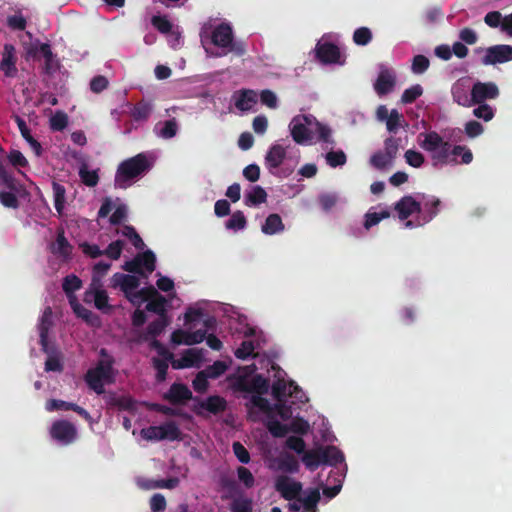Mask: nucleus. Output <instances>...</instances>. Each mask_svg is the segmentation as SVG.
<instances>
[{"mask_svg":"<svg viewBox=\"0 0 512 512\" xmlns=\"http://www.w3.org/2000/svg\"><path fill=\"white\" fill-rule=\"evenodd\" d=\"M419 137H423L420 146L431 154L434 166L437 164H469L473 160V154L468 147L455 145L451 149V144L444 141L443 138L435 131L421 133Z\"/></svg>","mask_w":512,"mask_h":512,"instance_id":"obj_2","label":"nucleus"},{"mask_svg":"<svg viewBox=\"0 0 512 512\" xmlns=\"http://www.w3.org/2000/svg\"><path fill=\"white\" fill-rule=\"evenodd\" d=\"M111 284L113 288H120L124 294L138 289L140 280L135 275L115 273L112 276Z\"/></svg>","mask_w":512,"mask_h":512,"instance_id":"obj_18","label":"nucleus"},{"mask_svg":"<svg viewBox=\"0 0 512 512\" xmlns=\"http://www.w3.org/2000/svg\"><path fill=\"white\" fill-rule=\"evenodd\" d=\"M395 86V77L388 70H382L374 84V89L379 96L390 93Z\"/></svg>","mask_w":512,"mask_h":512,"instance_id":"obj_23","label":"nucleus"},{"mask_svg":"<svg viewBox=\"0 0 512 512\" xmlns=\"http://www.w3.org/2000/svg\"><path fill=\"white\" fill-rule=\"evenodd\" d=\"M170 324L169 316H158L157 319L150 322L146 328V334L148 337L156 338L165 330Z\"/></svg>","mask_w":512,"mask_h":512,"instance_id":"obj_32","label":"nucleus"},{"mask_svg":"<svg viewBox=\"0 0 512 512\" xmlns=\"http://www.w3.org/2000/svg\"><path fill=\"white\" fill-rule=\"evenodd\" d=\"M101 360L98 361L94 368H91L85 374V381L90 389L97 394H103L104 383L114 382V358L109 355L105 348L100 350Z\"/></svg>","mask_w":512,"mask_h":512,"instance_id":"obj_4","label":"nucleus"},{"mask_svg":"<svg viewBox=\"0 0 512 512\" xmlns=\"http://www.w3.org/2000/svg\"><path fill=\"white\" fill-rule=\"evenodd\" d=\"M121 233L124 237L128 238L131 241V243L136 249L141 250L144 248L145 244L133 226L125 225Z\"/></svg>","mask_w":512,"mask_h":512,"instance_id":"obj_43","label":"nucleus"},{"mask_svg":"<svg viewBox=\"0 0 512 512\" xmlns=\"http://www.w3.org/2000/svg\"><path fill=\"white\" fill-rule=\"evenodd\" d=\"M70 304L73 309V312L79 318H82L87 323H93V319H97V317L91 310L87 309L82 304L78 303L76 300L70 299Z\"/></svg>","mask_w":512,"mask_h":512,"instance_id":"obj_42","label":"nucleus"},{"mask_svg":"<svg viewBox=\"0 0 512 512\" xmlns=\"http://www.w3.org/2000/svg\"><path fill=\"white\" fill-rule=\"evenodd\" d=\"M68 125V116L62 111H56L50 118V128L53 131H62Z\"/></svg>","mask_w":512,"mask_h":512,"instance_id":"obj_49","label":"nucleus"},{"mask_svg":"<svg viewBox=\"0 0 512 512\" xmlns=\"http://www.w3.org/2000/svg\"><path fill=\"white\" fill-rule=\"evenodd\" d=\"M323 464L337 466L344 462V454L336 446L330 445L321 447Z\"/></svg>","mask_w":512,"mask_h":512,"instance_id":"obj_25","label":"nucleus"},{"mask_svg":"<svg viewBox=\"0 0 512 512\" xmlns=\"http://www.w3.org/2000/svg\"><path fill=\"white\" fill-rule=\"evenodd\" d=\"M284 229L285 226L283 224V221L281 217L276 213L268 215V217L265 220V223L262 225L261 228L262 232L266 235H274L282 232Z\"/></svg>","mask_w":512,"mask_h":512,"instance_id":"obj_27","label":"nucleus"},{"mask_svg":"<svg viewBox=\"0 0 512 512\" xmlns=\"http://www.w3.org/2000/svg\"><path fill=\"white\" fill-rule=\"evenodd\" d=\"M177 131L178 125L176 120L173 118L163 123V126L157 132V135L163 139H170L177 134Z\"/></svg>","mask_w":512,"mask_h":512,"instance_id":"obj_48","label":"nucleus"},{"mask_svg":"<svg viewBox=\"0 0 512 512\" xmlns=\"http://www.w3.org/2000/svg\"><path fill=\"white\" fill-rule=\"evenodd\" d=\"M313 124L316 127V132L318 134V141L325 142L328 144L334 143V140L331 137V129L329 126L320 123L316 119L313 120Z\"/></svg>","mask_w":512,"mask_h":512,"instance_id":"obj_54","label":"nucleus"},{"mask_svg":"<svg viewBox=\"0 0 512 512\" xmlns=\"http://www.w3.org/2000/svg\"><path fill=\"white\" fill-rule=\"evenodd\" d=\"M200 407L210 413L217 414L226 409L227 402L223 397L210 396L205 401L199 403Z\"/></svg>","mask_w":512,"mask_h":512,"instance_id":"obj_29","label":"nucleus"},{"mask_svg":"<svg viewBox=\"0 0 512 512\" xmlns=\"http://www.w3.org/2000/svg\"><path fill=\"white\" fill-rule=\"evenodd\" d=\"M451 94L453 101L460 106L463 107H471L472 106V88L466 84L464 80H458L453 84L451 88Z\"/></svg>","mask_w":512,"mask_h":512,"instance_id":"obj_17","label":"nucleus"},{"mask_svg":"<svg viewBox=\"0 0 512 512\" xmlns=\"http://www.w3.org/2000/svg\"><path fill=\"white\" fill-rule=\"evenodd\" d=\"M393 160L388 158L382 150L375 152L370 158V164L379 170H383L388 166H391Z\"/></svg>","mask_w":512,"mask_h":512,"instance_id":"obj_45","label":"nucleus"},{"mask_svg":"<svg viewBox=\"0 0 512 512\" xmlns=\"http://www.w3.org/2000/svg\"><path fill=\"white\" fill-rule=\"evenodd\" d=\"M430 66L429 59L424 55H416L413 58L411 70L414 74L424 73Z\"/></svg>","mask_w":512,"mask_h":512,"instance_id":"obj_57","label":"nucleus"},{"mask_svg":"<svg viewBox=\"0 0 512 512\" xmlns=\"http://www.w3.org/2000/svg\"><path fill=\"white\" fill-rule=\"evenodd\" d=\"M372 40V32L367 27L357 28L353 33V41L356 45L365 46Z\"/></svg>","mask_w":512,"mask_h":512,"instance_id":"obj_47","label":"nucleus"},{"mask_svg":"<svg viewBox=\"0 0 512 512\" xmlns=\"http://www.w3.org/2000/svg\"><path fill=\"white\" fill-rule=\"evenodd\" d=\"M512 60V46L510 45H494L486 49V54L482 58L484 65H495L497 63H505Z\"/></svg>","mask_w":512,"mask_h":512,"instance_id":"obj_12","label":"nucleus"},{"mask_svg":"<svg viewBox=\"0 0 512 512\" xmlns=\"http://www.w3.org/2000/svg\"><path fill=\"white\" fill-rule=\"evenodd\" d=\"M0 69L6 77L13 78L17 74L15 47L12 44L4 45Z\"/></svg>","mask_w":512,"mask_h":512,"instance_id":"obj_19","label":"nucleus"},{"mask_svg":"<svg viewBox=\"0 0 512 512\" xmlns=\"http://www.w3.org/2000/svg\"><path fill=\"white\" fill-rule=\"evenodd\" d=\"M267 419V428L274 437H284L290 432L289 426L281 423L277 418Z\"/></svg>","mask_w":512,"mask_h":512,"instance_id":"obj_40","label":"nucleus"},{"mask_svg":"<svg viewBox=\"0 0 512 512\" xmlns=\"http://www.w3.org/2000/svg\"><path fill=\"white\" fill-rule=\"evenodd\" d=\"M211 42L213 45L223 49L218 56L226 55L228 52H233L237 56L245 54L246 49L242 42L234 41V34L232 27L229 23H220L211 32Z\"/></svg>","mask_w":512,"mask_h":512,"instance_id":"obj_6","label":"nucleus"},{"mask_svg":"<svg viewBox=\"0 0 512 512\" xmlns=\"http://www.w3.org/2000/svg\"><path fill=\"white\" fill-rule=\"evenodd\" d=\"M45 408L48 412H54V411H74L79 416H89V414L78 405L66 402L63 400L58 399H50L46 401Z\"/></svg>","mask_w":512,"mask_h":512,"instance_id":"obj_24","label":"nucleus"},{"mask_svg":"<svg viewBox=\"0 0 512 512\" xmlns=\"http://www.w3.org/2000/svg\"><path fill=\"white\" fill-rule=\"evenodd\" d=\"M51 437L62 445H69L77 438L76 427L65 419L55 421L50 429Z\"/></svg>","mask_w":512,"mask_h":512,"instance_id":"obj_9","label":"nucleus"},{"mask_svg":"<svg viewBox=\"0 0 512 512\" xmlns=\"http://www.w3.org/2000/svg\"><path fill=\"white\" fill-rule=\"evenodd\" d=\"M103 399L109 410L128 412L130 414H136L140 412L141 408L147 407L150 410L159 411L158 405L148 404L145 402H138L132 398L129 394L118 393V392H105L103 393Z\"/></svg>","mask_w":512,"mask_h":512,"instance_id":"obj_5","label":"nucleus"},{"mask_svg":"<svg viewBox=\"0 0 512 512\" xmlns=\"http://www.w3.org/2000/svg\"><path fill=\"white\" fill-rule=\"evenodd\" d=\"M234 105L240 111H248L257 103V93L251 89H241L233 95Z\"/></svg>","mask_w":512,"mask_h":512,"instance_id":"obj_20","label":"nucleus"},{"mask_svg":"<svg viewBox=\"0 0 512 512\" xmlns=\"http://www.w3.org/2000/svg\"><path fill=\"white\" fill-rule=\"evenodd\" d=\"M231 512H252L253 502L250 498H236L231 503Z\"/></svg>","mask_w":512,"mask_h":512,"instance_id":"obj_55","label":"nucleus"},{"mask_svg":"<svg viewBox=\"0 0 512 512\" xmlns=\"http://www.w3.org/2000/svg\"><path fill=\"white\" fill-rule=\"evenodd\" d=\"M286 157V150L282 145L274 144L270 147L265 157V164L268 170L275 174Z\"/></svg>","mask_w":512,"mask_h":512,"instance_id":"obj_21","label":"nucleus"},{"mask_svg":"<svg viewBox=\"0 0 512 512\" xmlns=\"http://www.w3.org/2000/svg\"><path fill=\"white\" fill-rule=\"evenodd\" d=\"M286 447L290 450L295 451L297 454H303L305 451V441L298 436H289L286 439Z\"/></svg>","mask_w":512,"mask_h":512,"instance_id":"obj_64","label":"nucleus"},{"mask_svg":"<svg viewBox=\"0 0 512 512\" xmlns=\"http://www.w3.org/2000/svg\"><path fill=\"white\" fill-rule=\"evenodd\" d=\"M141 436L150 441L182 440V433L173 422H167L160 426H150L141 430Z\"/></svg>","mask_w":512,"mask_h":512,"instance_id":"obj_7","label":"nucleus"},{"mask_svg":"<svg viewBox=\"0 0 512 512\" xmlns=\"http://www.w3.org/2000/svg\"><path fill=\"white\" fill-rule=\"evenodd\" d=\"M340 50L337 45L324 42L316 45V57L325 64L337 63L340 59Z\"/></svg>","mask_w":512,"mask_h":512,"instance_id":"obj_15","label":"nucleus"},{"mask_svg":"<svg viewBox=\"0 0 512 512\" xmlns=\"http://www.w3.org/2000/svg\"><path fill=\"white\" fill-rule=\"evenodd\" d=\"M346 160V154L342 150L330 151L326 154L327 163L334 168L344 165Z\"/></svg>","mask_w":512,"mask_h":512,"instance_id":"obj_60","label":"nucleus"},{"mask_svg":"<svg viewBox=\"0 0 512 512\" xmlns=\"http://www.w3.org/2000/svg\"><path fill=\"white\" fill-rule=\"evenodd\" d=\"M344 476L345 475L343 473L333 471L330 472L328 481H331V478H333V485L326 486L323 488V494L325 497L332 499L339 494L342 488V479L344 478Z\"/></svg>","mask_w":512,"mask_h":512,"instance_id":"obj_30","label":"nucleus"},{"mask_svg":"<svg viewBox=\"0 0 512 512\" xmlns=\"http://www.w3.org/2000/svg\"><path fill=\"white\" fill-rule=\"evenodd\" d=\"M478 106L473 109V115L478 119H483L488 122L495 116V109L487 103L477 104Z\"/></svg>","mask_w":512,"mask_h":512,"instance_id":"obj_46","label":"nucleus"},{"mask_svg":"<svg viewBox=\"0 0 512 512\" xmlns=\"http://www.w3.org/2000/svg\"><path fill=\"white\" fill-rule=\"evenodd\" d=\"M55 347L50 346V353L47 354L48 358L45 361V371L47 372H61L63 370V364L57 355H54Z\"/></svg>","mask_w":512,"mask_h":512,"instance_id":"obj_44","label":"nucleus"},{"mask_svg":"<svg viewBox=\"0 0 512 512\" xmlns=\"http://www.w3.org/2000/svg\"><path fill=\"white\" fill-rule=\"evenodd\" d=\"M441 202L436 197H431L424 203L423 218L425 222L431 221L439 212Z\"/></svg>","mask_w":512,"mask_h":512,"instance_id":"obj_38","label":"nucleus"},{"mask_svg":"<svg viewBox=\"0 0 512 512\" xmlns=\"http://www.w3.org/2000/svg\"><path fill=\"white\" fill-rule=\"evenodd\" d=\"M227 370L225 362L217 360L212 365L208 366L203 372H206L207 376L211 379H216Z\"/></svg>","mask_w":512,"mask_h":512,"instance_id":"obj_58","label":"nucleus"},{"mask_svg":"<svg viewBox=\"0 0 512 512\" xmlns=\"http://www.w3.org/2000/svg\"><path fill=\"white\" fill-rule=\"evenodd\" d=\"M139 258L141 269L144 268L148 273H152L156 268V256L151 250H146L136 256Z\"/></svg>","mask_w":512,"mask_h":512,"instance_id":"obj_39","label":"nucleus"},{"mask_svg":"<svg viewBox=\"0 0 512 512\" xmlns=\"http://www.w3.org/2000/svg\"><path fill=\"white\" fill-rule=\"evenodd\" d=\"M82 287V281L74 274L63 279L62 288L65 294L71 299L72 294Z\"/></svg>","mask_w":512,"mask_h":512,"instance_id":"obj_37","label":"nucleus"},{"mask_svg":"<svg viewBox=\"0 0 512 512\" xmlns=\"http://www.w3.org/2000/svg\"><path fill=\"white\" fill-rule=\"evenodd\" d=\"M399 150V139L394 137H388L384 141V150H382L388 158L394 159L396 158Z\"/></svg>","mask_w":512,"mask_h":512,"instance_id":"obj_59","label":"nucleus"},{"mask_svg":"<svg viewBox=\"0 0 512 512\" xmlns=\"http://www.w3.org/2000/svg\"><path fill=\"white\" fill-rule=\"evenodd\" d=\"M124 247V242L122 240H116L111 242L108 247L103 250L104 255L108 256L112 260H117L120 258L122 250Z\"/></svg>","mask_w":512,"mask_h":512,"instance_id":"obj_62","label":"nucleus"},{"mask_svg":"<svg viewBox=\"0 0 512 512\" xmlns=\"http://www.w3.org/2000/svg\"><path fill=\"white\" fill-rule=\"evenodd\" d=\"M255 346L253 341L246 340L241 343V345L235 350L234 355L236 358L245 360L251 355H253Z\"/></svg>","mask_w":512,"mask_h":512,"instance_id":"obj_56","label":"nucleus"},{"mask_svg":"<svg viewBox=\"0 0 512 512\" xmlns=\"http://www.w3.org/2000/svg\"><path fill=\"white\" fill-rule=\"evenodd\" d=\"M284 375V371L278 369L272 385L261 374L236 379L234 388L245 393L248 416L254 412L265 416H300L301 411L307 412L309 399L305 392L294 381L285 380Z\"/></svg>","mask_w":512,"mask_h":512,"instance_id":"obj_1","label":"nucleus"},{"mask_svg":"<svg viewBox=\"0 0 512 512\" xmlns=\"http://www.w3.org/2000/svg\"><path fill=\"white\" fill-rule=\"evenodd\" d=\"M168 361L165 358L159 359L154 358L153 359V367L156 370V379L159 382H162L166 379L167 371H168Z\"/></svg>","mask_w":512,"mask_h":512,"instance_id":"obj_63","label":"nucleus"},{"mask_svg":"<svg viewBox=\"0 0 512 512\" xmlns=\"http://www.w3.org/2000/svg\"><path fill=\"white\" fill-rule=\"evenodd\" d=\"M49 250L62 262H68L72 259L73 246L65 237L63 228L57 230L56 239L54 242L50 243Z\"/></svg>","mask_w":512,"mask_h":512,"instance_id":"obj_11","label":"nucleus"},{"mask_svg":"<svg viewBox=\"0 0 512 512\" xmlns=\"http://www.w3.org/2000/svg\"><path fill=\"white\" fill-rule=\"evenodd\" d=\"M152 112V105L148 102L137 103L132 111L135 120H146Z\"/></svg>","mask_w":512,"mask_h":512,"instance_id":"obj_52","label":"nucleus"},{"mask_svg":"<svg viewBox=\"0 0 512 512\" xmlns=\"http://www.w3.org/2000/svg\"><path fill=\"white\" fill-rule=\"evenodd\" d=\"M79 177L82 183L88 187H95L99 182V175L96 170H88L86 165L79 168Z\"/></svg>","mask_w":512,"mask_h":512,"instance_id":"obj_35","label":"nucleus"},{"mask_svg":"<svg viewBox=\"0 0 512 512\" xmlns=\"http://www.w3.org/2000/svg\"><path fill=\"white\" fill-rule=\"evenodd\" d=\"M321 447L304 451L302 454V462L310 471L316 470L321 464H323Z\"/></svg>","mask_w":512,"mask_h":512,"instance_id":"obj_28","label":"nucleus"},{"mask_svg":"<svg viewBox=\"0 0 512 512\" xmlns=\"http://www.w3.org/2000/svg\"><path fill=\"white\" fill-rule=\"evenodd\" d=\"M53 195H54V207L58 214H61L64 209L66 189L63 185L53 182Z\"/></svg>","mask_w":512,"mask_h":512,"instance_id":"obj_36","label":"nucleus"},{"mask_svg":"<svg viewBox=\"0 0 512 512\" xmlns=\"http://www.w3.org/2000/svg\"><path fill=\"white\" fill-rule=\"evenodd\" d=\"M267 196L268 195L265 189L259 185H256L245 194L244 203L249 207L258 206L267 201Z\"/></svg>","mask_w":512,"mask_h":512,"instance_id":"obj_26","label":"nucleus"},{"mask_svg":"<svg viewBox=\"0 0 512 512\" xmlns=\"http://www.w3.org/2000/svg\"><path fill=\"white\" fill-rule=\"evenodd\" d=\"M320 492L317 488L312 489L306 497H299L298 501L303 506V512H317V505L320 501Z\"/></svg>","mask_w":512,"mask_h":512,"instance_id":"obj_31","label":"nucleus"},{"mask_svg":"<svg viewBox=\"0 0 512 512\" xmlns=\"http://www.w3.org/2000/svg\"><path fill=\"white\" fill-rule=\"evenodd\" d=\"M402 120H404L402 114H400L396 109L391 110L389 117L386 120L387 130L390 133H397Z\"/></svg>","mask_w":512,"mask_h":512,"instance_id":"obj_53","label":"nucleus"},{"mask_svg":"<svg viewBox=\"0 0 512 512\" xmlns=\"http://www.w3.org/2000/svg\"><path fill=\"white\" fill-rule=\"evenodd\" d=\"M166 304L167 300L163 295L158 293V295H155L152 299L148 301L146 304L145 309L148 312H153L157 314L158 316H168L167 310H166Z\"/></svg>","mask_w":512,"mask_h":512,"instance_id":"obj_33","label":"nucleus"},{"mask_svg":"<svg viewBox=\"0 0 512 512\" xmlns=\"http://www.w3.org/2000/svg\"><path fill=\"white\" fill-rule=\"evenodd\" d=\"M52 309L51 307H46L38 324L39 331V344L41 345V350L45 354L50 353V345L48 342L49 331L52 327Z\"/></svg>","mask_w":512,"mask_h":512,"instance_id":"obj_14","label":"nucleus"},{"mask_svg":"<svg viewBox=\"0 0 512 512\" xmlns=\"http://www.w3.org/2000/svg\"><path fill=\"white\" fill-rule=\"evenodd\" d=\"M390 216L389 211L384 210L379 213L377 212H368L365 214L364 227L369 230L371 227L377 225L382 219L388 218Z\"/></svg>","mask_w":512,"mask_h":512,"instance_id":"obj_51","label":"nucleus"},{"mask_svg":"<svg viewBox=\"0 0 512 512\" xmlns=\"http://www.w3.org/2000/svg\"><path fill=\"white\" fill-rule=\"evenodd\" d=\"M395 210L401 220H406L414 213H420L422 211V207L421 204L412 196L407 195L402 197L395 204Z\"/></svg>","mask_w":512,"mask_h":512,"instance_id":"obj_16","label":"nucleus"},{"mask_svg":"<svg viewBox=\"0 0 512 512\" xmlns=\"http://www.w3.org/2000/svg\"><path fill=\"white\" fill-rule=\"evenodd\" d=\"M315 118L311 115H297L295 116L290 124V133L293 140L297 144H305L312 140V133L309 129L313 125Z\"/></svg>","mask_w":512,"mask_h":512,"instance_id":"obj_8","label":"nucleus"},{"mask_svg":"<svg viewBox=\"0 0 512 512\" xmlns=\"http://www.w3.org/2000/svg\"><path fill=\"white\" fill-rule=\"evenodd\" d=\"M247 220L244 213L240 210L235 211L226 222L225 227L230 230H241L246 227Z\"/></svg>","mask_w":512,"mask_h":512,"instance_id":"obj_41","label":"nucleus"},{"mask_svg":"<svg viewBox=\"0 0 512 512\" xmlns=\"http://www.w3.org/2000/svg\"><path fill=\"white\" fill-rule=\"evenodd\" d=\"M500 94L499 88L494 82L477 81L472 86V106L494 100Z\"/></svg>","mask_w":512,"mask_h":512,"instance_id":"obj_10","label":"nucleus"},{"mask_svg":"<svg viewBox=\"0 0 512 512\" xmlns=\"http://www.w3.org/2000/svg\"><path fill=\"white\" fill-rule=\"evenodd\" d=\"M405 160L408 165L419 168L423 165L425 158L422 153L409 149L404 154Z\"/></svg>","mask_w":512,"mask_h":512,"instance_id":"obj_61","label":"nucleus"},{"mask_svg":"<svg viewBox=\"0 0 512 512\" xmlns=\"http://www.w3.org/2000/svg\"><path fill=\"white\" fill-rule=\"evenodd\" d=\"M278 469L288 473H296L299 470L298 460L292 454H283L278 458Z\"/></svg>","mask_w":512,"mask_h":512,"instance_id":"obj_34","label":"nucleus"},{"mask_svg":"<svg viewBox=\"0 0 512 512\" xmlns=\"http://www.w3.org/2000/svg\"><path fill=\"white\" fill-rule=\"evenodd\" d=\"M151 166L145 153H139L123 160L117 167L114 186L120 189L128 188L136 178L148 172Z\"/></svg>","mask_w":512,"mask_h":512,"instance_id":"obj_3","label":"nucleus"},{"mask_svg":"<svg viewBox=\"0 0 512 512\" xmlns=\"http://www.w3.org/2000/svg\"><path fill=\"white\" fill-rule=\"evenodd\" d=\"M167 399L173 404L184 403L192 399V392L187 385L182 383H174L167 392Z\"/></svg>","mask_w":512,"mask_h":512,"instance_id":"obj_22","label":"nucleus"},{"mask_svg":"<svg viewBox=\"0 0 512 512\" xmlns=\"http://www.w3.org/2000/svg\"><path fill=\"white\" fill-rule=\"evenodd\" d=\"M423 94V88L420 84H416L404 90L401 101L404 104H411L417 98H419Z\"/></svg>","mask_w":512,"mask_h":512,"instance_id":"obj_50","label":"nucleus"},{"mask_svg":"<svg viewBox=\"0 0 512 512\" xmlns=\"http://www.w3.org/2000/svg\"><path fill=\"white\" fill-rule=\"evenodd\" d=\"M275 489L285 500H298L302 490V484L300 482L291 481L287 476H279L275 482Z\"/></svg>","mask_w":512,"mask_h":512,"instance_id":"obj_13","label":"nucleus"}]
</instances>
